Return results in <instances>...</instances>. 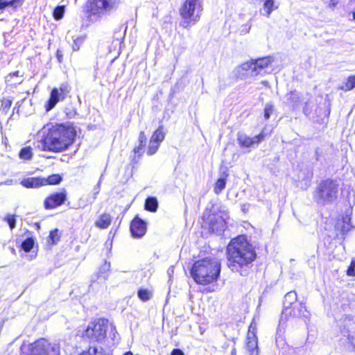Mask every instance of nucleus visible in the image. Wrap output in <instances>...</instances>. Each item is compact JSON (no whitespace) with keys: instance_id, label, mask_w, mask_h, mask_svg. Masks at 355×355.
<instances>
[{"instance_id":"4468645a","label":"nucleus","mask_w":355,"mask_h":355,"mask_svg":"<svg viewBox=\"0 0 355 355\" xmlns=\"http://www.w3.org/2000/svg\"><path fill=\"white\" fill-rule=\"evenodd\" d=\"M297 303V293L295 291L287 293L283 302L284 309L282 313L288 315V311Z\"/></svg>"},{"instance_id":"c9c22d12","label":"nucleus","mask_w":355,"mask_h":355,"mask_svg":"<svg viewBox=\"0 0 355 355\" xmlns=\"http://www.w3.org/2000/svg\"><path fill=\"white\" fill-rule=\"evenodd\" d=\"M273 112V105L270 103H267L264 108V118L268 119Z\"/></svg>"},{"instance_id":"c756f323","label":"nucleus","mask_w":355,"mask_h":355,"mask_svg":"<svg viewBox=\"0 0 355 355\" xmlns=\"http://www.w3.org/2000/svg\"><path fill=\"white\" fill-rule=\"evenodd\" d=\"M34 245V240L33 238L25 239L21 243V248L26 252H30Z\"/></svg>"},{"instance_id":"de8ad7c7","label":"nucleus","mask_w":355,"mask_h":355,"mask_svg":"<svg viewBox=\"0 0 355 355\" xmlns=\"http://www.w3.org/2000/svg\"><path fill=\"white\" fill-rule=\"evenodd\" d=\"M291 98H293V101H295L297 99V94L295 93V92H291Z\"/></svg>"},{"instance_id":"20e7f679","label":"nucleus","mask_w":355,"mask_h":355,"mask_svg":"<svg viewBox=\"0 0 355 355\" xmlns=\"http://www.w3.org/2000/svg\"><path fill=\"white\" fill-rule=\"evenodd\" d=\"M203 10L202 0H185L179 9L182 19L181 26L189 29L200 19Z\"/></svg>"},{"instance_id":"473e14b6","label":"nucleus","mask_w":355,"mask_h":355,"mask_svg":"<svg viewBox=\"0 0 355 355\" xmlns=\"http://www.w3.org/2000/svg\"><path fill=\"white\" fill-rule=\"evenodd\" d=\"M61 95V98L64 99L67 95L70 92L71 88L68 84H62L58 89Z\"/></svg>"},{"instance_id":"6ab92c4d","label":"nucleus","mask_w":355,"mask_h":355,"mask_svg":"<svg viewBox=\"0 0 355 355\" xmlns=\"http://www.w3.org/2000/svg\"><path fill=\"white\" fill-rule=\"evenodd\" d=\"M60 100L62 99L61 98L58 89L53 88L51 92L50 98L46 105V110L49 111L53 109Z\"/></svg>"},{"instance_id":"37998d69","label":"nucleus","mask_w":355,"mask_h":355,"mask_svg":"<svg viewBox=\"0 0 355 355\" xmlns=\"http://www.w3.org/2000/svg\"><path fill=\"white\" fill-rule=\"evenodd\" d=\"M17 182L14 180H12V179H9V180H6L5 182H1L0 183V185H2V184H5V185H13L15 184H16Z\"/></svg>"},{"instance_id":"79ce46f5","label":"nucleus","mask_w":355,"mask_h":355,"mask_svg":"<svg viewBox=\"0 0 355 355\" xmlns=\"http://www.w3.org/2000/svg\"><path fill=\"white\" fill-rule=\"evenodd\" d=\"M102 178H103V175H101V178H100V179L98 180V182L97 183V184L94 188V199L96 198V196L100 192V188H101V181H102Z\"/></svg>"},{"instance_id":"7c9ffc66","label":"nucleus","mask_w":355,"mask_h":355,"mask_svg":"<svg viewBox=\"0 0 355 355\" xmlns=\"http://www.w3.org/2000/svg\"><path fill=\"white\" fill-rule=\"evenodd\" d=\"M64 13V7L62 6H58L54 8L53 15L55 20H60L63 17Z\"/></svg>"},{"instance_id":"7ed1b4c3","label":"nucleus","mask_w":355,"mask_h":355,"mask_svg":"<svg viewBox=\"0 0 355 355\" xmlns=\"http://www.w3.org/2000/svg\"><path fill=\"white\" fill-rule=\"evenodd\" d=\"M220 272V263L216 259L205 258L196 261L191 269V275L199 284H208L216 282Z\"/></svg>"},{"instance_id":"603ef678","label":"nucleus","mask_w":355,"mask_h":355,"mask_svg":"<svg viewBox=\"0 0 355 355\" xmlns=\"http://www.w3.org/2000/svg\"><path fill=\"white\" fill-rule=\"evenodd\" d=\"M73 50H78V47L77 48V46H73Z\"/></svg>"},{"instance_id":"a878e982","label":"nucleus","mask_w":355,"mask_h":355,"mask_svg":"<svg viewBox=\"0 0 355 355\" xmlns=\"http://www.w3.org/2000/svg\"><path fill=\"white\" fill-rule=\"evenodd\" d=\"M165 133L163 131L162 126H159L153 134L150 139L153 141H156L158 144H161V142L164 139Z\"/></svg>"},{"instance_id":"b1692460","label":"nucleus","mask_w":355,"mask_h":355,"mask_svg":"<svg viewBox=\"0 0 355 355\" xmlns=\"http://www.w3.org/2000/svg\"><path fill=\"white\" fill-rule=\"evenodd\" d=\"M254 62H253V60H252L251 61H249V62H244L243 64H241V65H239L236 69V71L238 73H241V72L242 71H249V73L252 75V76H255L254 75Z\"/></svg>"},{"instance_id":"5fc2aeb1","label":"nucleus","mask_w":355,"mask_h":355,"mask_svg":"<svg viewBox=\"0 0 355 355\" xmlns=\"http://www.w3.org/2000/svg\"><path fill=\"white\" fill-rule=\"evenodd\" d=\"M250 27L249 26V27L248 28V29L246 30L245 33H248V32H249V31H250Z\"/></svg>"},{"instance_id":"6e6d98bb","label":"nucleus","mask_w":355,"mask_h":355,"mask_svg":"<svg viewBox=\"0 0 355 355\" xmlns=\"http://www.w3.org/2000/svg\"><path fill=\"white\" fill-rule=\"evenodd\" d=\"M353 17L355 19V11L353 12Z\"/></svg>"},{"instance_id":"1a4fd4ad","label":"nucleus","mask_w":355,"mask_h":355,"mask_svg":"<svg viewBox=\"0 0 355 355\" xmlns=\"http://www.w3.org/2000/svg\"><path fill=\"white\" fill-rule=\"evenodd\" d=\"M108 328V321L104 319H98L96 322H92L85 331V336L92 342L102 343L106 336Z\"/></svg>"},{"instance_id":"39448f33","label":"nucleus","mask_w":355,"mask_h":355,"mask_svg":"<svg viewBox=\"0 0 355 355\" xmlns=\"http://www.w3.org/2000/svg\"><path fill=\"white\" fill-rule=\"evenodd\" d=\"M204 218H207L209 230L212 232L220 234L227 227L226 220L229 218V215L227 211L222 209V207L213 206L208 214H205Z\"/></svg>"},{"instance_id":"8fccbe9b","label":"nucleus","mask_w":355,"mask_h":355,"mask_svg":"<svg viewBox=\"0 0 355 355\" xmlns=\"http://www.w3.org/2000/svg\"><path fill=\"white\" fill-rule=\"evenodd\" d=\"M231 355H236V350L234 347L232 348V349Z\"/></svg>"},{"instance_id":"cd10ccee","label":"nucleus","mask_w":355,"mask_h":355,"mask_svg":"<svg viewBox=\"0 0 355 355\" xmlns=\"http://www.w3.org/2000/svg\"><path fill=\"white\" fill-rule=\"evenodd\" d=\"M355 88V76H349L347 81L340 87L343 91H349Z\"/></svg>"},{"instance_id":"a211bd4d","label":"nucleus","mask_w":355,"mask_h":355,"mask_svg":"<svg viewBox=\"0 0 355 355\" xmlns=\"http://www.w3.org/2000/svg\"><path fill=\"white\" fill-rule=\"evenodd\" d=\"M21 184L26 188H38L46 185L45 178H28L23 180Z\"/></svg>"},{"instance_id":"412c9836","label":"nucleus","mask_w":355,"mask_h":355,"mask_svg":"<svg viewBox=\"0 0 355 355\" xmlns=\"http://www.w3.org/2000/svg\"><path fill=\"white\" fill-rule=\"evenodd\" d=\"M111 216L110 214H103L101 215L99 218L95 222V225L96 227L101 229L107 228L111 224Z\"/></svg>"},{"instance_id":"a18cd8bd","label":"nucleus","mask_w":355,"mask_h":355,"mask_svg":"<svg viewBox=\"0 0 355 355\" xmlns=\"http://www.w3.org/2000/svg\"><path fill=\"white\" fill-rule=\"evenodd\" d=\"M255 329H256L255 326H254L253 324L251 323V324L249 327L248 334L252 333L253 334H255Z\"/></svg>"},{"instance_id":"f3484780","label":"nucleus","mask_w":355,"mask_h":355,"mask_svg":"<svg viewBox=\"0 0 355 355\" xmlns=\"http://www.w3.org/2000/svg\"><path fill=\"white\" fill-rule=\"evenodd\" d=\"M288 314L293 315L295 318L304 317L307 318L309 316V313L306 309V306L302 303H297L295 304L288 311Z\"/></svg>"},{"instance_id":"72a5a7b5","label":"nucleus","mask_w":355,"mask_h":355,"mask_svg":"<svg viewBox=\"0 0 355 355\" xmlns=\"http://www.w3.org/2000/svg\"><path fill=\"white\" fill-rule=\"evenodd\" d=\"M150 292L146 289H140L138 291V297L143 301H147L150 298Z\"/></svg>"},{"instance_id":"f03ea898","label":"nucleus","mask_w":355,"mask_h":355,"mask_svg":"<svg viewBox=\"0 0 355 355\" xmlns=\"http://www.w3.org/2000/svg\"><path fill=\"white\" fill-rule=\"evenodd\" d=\"M76 135L72 128L56 125L49 130L43 139L36 142V147L44 151L60 152L73 143Z\"/></svg>"},{"instance_id":"2f4dec72","label":"nucleus","mask_w":355,"mask_h":355,"mask_svg":"<svg viewBox=\"0 0 355 355\" xmlns=\"http://www.w3.org/2000/svg\"><path fill=\"white\" fill-rule=\"evenodd\" d=\"M62 180V178L60 175L54 174L48 177L47 179H45L46 185V184H58Z\"/></svg>"},{"instance_id":"bb28decb","label":"nucleus","mask_w":355,"mask_h":355,"mask_svg":"<svg viewBox=\"0 0 355 355\" xmlns=\"http://www.w3.org/2000/svg\"><path fill=\"white\" fill-rule=\"evenodd\" d=\"M32 148L30 146L24 147L21 149L19 157L21 159L30 160L33 157Z\"/></svg>"},{"instance_id":"ea45409f","label":"nucleus","mask_w":355,"mask_h":355,"mask_svg":"<svg viewBox=\"0 0 355 355\" xmlns=\"http://www.w3.org/2000/svg\"><path fill=\"white\" fill-rule=\"evenodd\" d=\"M49 238L53 244L56 243V242L58 241V230L51 231L49 234Z\"/></svg>"},{"instance_id":"0eeeda50","label":"nucleus","mask_w":355,"mask_h":355,"mask_svg":"<svg viewBox=\"0 0 355 355\" xmlns=\"http://www.w3.org/2000/svg\"><path fill=\"white\" fill-rule=\"evenodd\" d=\"M341 337L340 342L348 350H355V322L349 316H345L340 324Z\"/></svg>"},{"instance_id":"864d4df0","label":"nucleus","mask_w":355,"mask_h":355,"mask_svg":"<svg viewBox=\"0 0 355 355\" xmlns=\"http://www.w3.org/2000/svg\"><path fill=\"white\" fill-rule=\"evenodd\" d=\"M73 50H78V47L77 48V46H73Z\"/></svg>"},{"instance_id":"2eb2a0df","label":"nucleus","mask_w":355,"mask_h":355,"mask_svg":"<svg viewBox=\"0 0 355 355\" xmlns=\"http://www.w3.org/2000/svg\"><path fill=\"white\" fill-rule=\"evenodd\" d=\"M247 340V349L249 352V355H259L258 339L256 334H248Z\"/></svg>"},{"instance_id":"f257e3e1","label":"nucleus","mask_w":355,"mask_h":355,"mask_svg":"<svg viewBox=\"0 0 355 355\" xmlns=\"http://www.w3.org/2000/svg\"><path fill=\"white\" fill-rule=\"evenodd\" d=\"M227 257L228 268L232 271L245 275L256 259L257 253L246 236L240 235L232 239L227 245Z\"/></svg>"},{"instance_id":"423d86ee","label":"nucleus","mask_w":355,"mask_h":355,"mask_svg":"<svg viewBox=\"0 0 355 355\" xmlns=\"http://www.w3.org/2000/svg\"><path fill=\"white\" fill-rule=\"evenodd\" d=\"M119 3V0H89L87 12L92 20H97L102 15L115 9Z\"/></svg>"},{"instance_id":"393cba45","label":"nucleus","mask_w":355,"mask_h":355,"mask_svg":"<svg viewBox=\"0 0 355 355\" xmlns=\"http://www.w3.org/2000/svg\"><path fill=\"white\" fill-rule=\"evenodd\" d=\"M158 207V202L155 197H148L145 201V209L149 211H156Z\"/></svg>"},{"instance_id":"4c0bfd02","label":"nucleus","mask_w":355,"mask_h":355,"mask_svg":"<svg viewBox=\"0 0 355 355\" xmlns=\"http://www.w3.org/2000/svg\"><path fill=\"white\" fill-rule=\"evenodd\" d=\"M344 223V218L342 220H338L335 225L336 231L339 232L343 236V227Z\"/></svg>"},{"instance_id":"c85d7f7f","label":"nucleus","mask_w":355,"mask_h":355,"mask_svg":"<svg viewBox=\"0 0 355 355\" xmlns=\"http://www.w3.org/2000/svg\"><path fill=\"white\" fill-rule=\"evenodd\" d=\"M159 144H158L156 141H153V140L150 139L149 144L147 149V154L148 155H154L158 150L159 147Z\"/></svg>"},{"instance_id":"f8f14e48","label":"nucleus","mask_w":355,"mask_h":355,"mask_svg":"<svg viewBox=\"0 0 355 355\" xmlns=\"http://www.w3.org/2000/svg\"><path fill=\"white\" fill-rule=\"evenodd\" d=\"M263 135L259 134L253 137H250L247 136L245 134L239 133L237 135V140L239 145L241 148H249L252 147L254 144H258L263 139Z\"/></svg>"},{"instance_id":"aec40b11","label":"nucleus","mask_w":355,"mask_h":355,"mask_svg":"<svg viewBox=\"0 0 355 355\" xmlns=\"http://www.w3.org/2000/svg\"><path fill=\"white\" fill-rule=\"evenodd\" d=\"M24 0H0V10L7 7L17 9L24 3Z\"/></svg>"},{"instance_id":"e433bc0d","label":"nucleus","mask_w":355,"mask_h":355,"mask_svg":"<svg viewBox=\"0 0 355 355\" xmlns=\"http://www.w3.org/2000/svg\"><path fill=\"white\" fill-rule=\"evenodd\" d=\"M4 220L7 221L11 230L14 229L16 225V219L14 215H8Z\"/></svg>"},{"instance_id":"9d476101","label":"nucleus","mask_w":355,"mask_h":355,"mask_svg":"<svg viewBox=\"0 0 355 355\" xmlns=\"http://www.w3.org/2000/svg\"><path fill=\"white\" fill-rule=\"evenodd\" d=\"M29 355H59L60 347L56 343L41 338L28 346Z\"/></svg>"},{"instance_id":"58836bf2","label":"nucleus","mask_w":355,"mask_h":355,"mask_svg":"<svg viewBox=\"0 0 355 355\" xmlns=\"http://www.w3.org/2000/svg\"><path fill=\"white\" fill-rule=\"evenodd\" d=\"M347 275L348 276L355 277V260L352 261L351 264L347 270Z\"/></svg>"},{"instance_id":"ddd939ff","label":"nucleus","mask_w":355,"mask_h":355,"mask_svg":"<svg viewBox=\"0 0 355 355\" xmlns=\"http://www.w3.org/2000/svg\"><path fill=\"white\" fill-rule=\"evenodd\" d=\"M130 232L133 237L141 238L146 232V223L139 217H135L130 224Z\"/></svg>"},{"instance_id":"3c124183","label":"nucleus","mask_w":355,"mask_h":355,"mask_svg":"<svg viewBox=\"0 0 355 355\" xmlns=\"http://www.w3.org/2000/svg\"><path fill=\"white\" fill-rule=\"evenodd\" d=\"M124 355H132V353L131 352H128L125 353Z\"/></svg>"},{"instance_id":"5701e85b","label":"nucleus","mask_w":355,"mask_h":355,"mask_svg":"<svg viewBox=\"0 0 355 355\" xmlns=\"http://www.w3.org/2000/svg\"><path fill=\"white\" fill-rule=\"evenodd\" d=\"M228 174L223 173V176L217 180L214 184V191L216 194H219L225 188L226 186V178Z\"/></svg>"},{"instance_id":"4be33fe9","label":"nucleus","mask_w":355,"mask_h":355,"mask_svg":"<svg viewBox=\"0 0 355 355\" xmlns=\"http://www.w3.org/2000/svg\"><path fill=\"white\" fill-rule=\"evenodd\" d=\"M139 146L134 148L135 154L141 156L144 153V148L146 144V137L144 131H141L139 135Z\"/></svg>"},{"instance_id":"c03bdc74","label":"nucleus","mask_w":355,"mask_h":355,"mask_svg":"<svg viewBox=\"0 0 355 355\" xmlns=\"http://www.w3.org/2000/svg\"><path fill=\"white\" fill-rule=\"evenodd\" d=\"M171 355H184L183 352L180 349H175L172 351Z\"/></svg>"},{"instance_id":"a19ab883","label":"nucleus","mask_w":355,"mask_h":355,"mask_svg":"<svg viewBox=\"0 0 355 355\" xmlns=\"http://www.w3.org/2000/svg\"><path fill=\"white\" fill-rule=\"evenodd\" d=\"M12 105V101L10 100V99H3L2 101V104H1V106L3 107V110L4 111H7L10 109V107H11Z\"/></svg>"},{"instance_id":"f704fd0d","label":"nucleus","mask_w":355,"mask_h":355,"mask_svg":"<svg viewBox=\"0 0 355 355\" xmlns=\"http://www.w3.org/2000/svg\"><path fill=\"white\" fill-rule=\"evenodd\" d=\"M350 218L347 216L344 218V223L343 227V236H344L347 232H348L352 228V226L350 224Z\"/></svg>"},{"instance_id":"09e8293b","label":"nucleus","mask_w":355,"mask_h":355,"mask_svg":"<svg viewBox=\"0 0 355 355\" xmlns=\"http://www.w3.org/2000/svg\"><path fill=\"white\" fill-rule=\"evenodd\" d=\"M62 56V55L60 53V51H57V57H58V59L59 62H61Z\"/></svg>"},{"instance_id":"49530a36","label":"nucleus","mask_w":355,"mask_h":355,"mask_svg":"<svg viewBox=\"0 0 355 355\" xmlns=\"http://www.w3.org/2000/svg\"><path fill=\"white\" fill-rule=\"evenodd\" d=\"M338 3V0H330L329 7L334 8Z\"/></svg>"},{"instance_id":"9b49d317","label":"nucleus","mask_w":355,"mask_h":355,"mask_svg":"<svg viewBox=\"0 0 355 355\" xmlns=\"http://www.w3.org/2000/svg\"><path fill=\"white\" fill-rule=\"evenodd\" d=\"M67 199L65 191L55 193L47 197L44 200V207L46 209L55 208L62 205Z\"/></svg>"},{"instance_id":"6e6552de","label":"nucleus","mask_w":355,"mask_h":355,"mask_svg":"<svg viewBox=\"0 0 355 355\" xmlns=\"http://www.w3.org/2000/svg\"><path fill=\"white\" fill-rule=\"evenodd\" d=\"M316 193L315 197H318V202H332L337 198L338 184L334 180H324L320 183Z\"/></svg>"},{"instance_id":"4d7b16f0","label":"nucleus","mask_w":355,"mask_h":355,"mask_svg":"<svg viewBox=\"0 0 355 355\" xmlns=\"http://www.w3.org/2000/svg\"><path fill=\"white\" fill-rule=\"evenodd\" d=\"M262 83H263V84H267V82H266V81H262Z\"/></svg>"},{"instance_id":"dca6fc26","label":"nucleus","mask_w":355,"mask_h":355,"mask_svg":"<svg viewBox=\"0 0 355 355\" xmlns=\"http://www.w3.org/2000/svg\"><path fill=\"white\" fill-rule=\"evenodd\" d=\"M272 62L271 57H264L257 60H253L254 75H258Z\"/></svg>"}]
</instances>
